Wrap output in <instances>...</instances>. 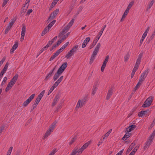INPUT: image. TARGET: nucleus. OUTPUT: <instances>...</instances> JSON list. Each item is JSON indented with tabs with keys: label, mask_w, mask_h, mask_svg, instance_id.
Listing matches in <instances>:
<instances>
[{
	"label": "nucleus",
	"mask_w": 155,
	"mask_h": 155,
	"mask_svg": "<svg viewBox=\"0 0 155 155\" xmlns=\"http://www.w3.org/2000/svg\"><path fill=\"white\" fill-rule=\"evenodd\" d=\"M113 91V89L112 88H111L109 89L106 96V99L108 100L110 98V97L112 94Z\"/></svg>",
	"instance_id": "obj_20"
},
{
	"label": "nucleus",
	"mask_w": 155,
	"mask_h": 155,
	"mask_svg": "<svg viewBox=\"0 0 155 155\" xmlns=\"http://www.w3.org/2000/svg\"><path fill=\"white\" fill-rule=\"evenodd\" d=\"M54 89L51 87L48 92V95H49L52 92Z\"/></svg>",
	"instance_id": "obj_60"
},
{
	"label": "nucleus",
	"mask_w": 155,
	"mask_h": 155,
	"mask_svg": "<svg viewBox=\"0 0 155 155\" xmlns=\"http://www.w3.org/2000/svg\"><path fill=\"white\" fill-rule=\"evenodd\" d=\"M78 47V45L75 46L73 48H72L70 51L71 52L73 53V54H74V53L76 51Z\"/></svg>",
	"instance_id": "obj_42"
},
{
	"label": "nucleus",
	"mask_w": 155,
	"mask_h": 155,
	"mask_svg": "<svg viewBox=\"0 0 155 155\" xmlns=\"http://www.w3.org/2000/svg\"><path fill=\"white\" fill-rule=\"evenodd\" d=\"M18 78V75L17 74H15L10 81L11 82H12L15 84Z\"/></svg>",
	"instance_id": "obj_31"
},
{
	"label": "nucleus",
	"mask_w": 155,
	"mask_h": 155,
	"mask_svg": "<svg viewBox=\"0 0 155 155\" xmlns=\"http://www.w3.org/2000/svg\"><path fill=\"white\" fill-rule=\"evenodd\" d=\"M68 28L66 27H64L62 31L60 33L58 37H60L61 35H63L67 32L69 30V29H67Z\"/></svg>",
	"instance_id": "obj_30"
},
{
	"label": "nucleus",
	"mask_w": 155,
	"mask_h": 155,
	"mask_svg": "<svg viewBox=\"0 0 155 155\" xmlns=\"http://www.w3.org/2000/svg\"><path fill=\"white\" fill-rule=\"evenodd\" d=\"M5 126L4 125H1L0 127V133L2 132V130L4 129Z\"/></svg>",
	"instance_id": "obj_57"
},
{
	"label": "nucleus",
	"mask_w": 155,
	"mask_h": 155,
	"mask_svg": "<svg viewBox=\"0 0 155 155\" xmlns=\"http://www.w3.org/2000/svg\"><path fill=\"white\" fill-rule=\"evenodd\" d=\"M21 26L22 29L21 33V41H22L24 39L25 33L26 31V28L25 25L24 24H22L21 25Z\"/></svg>",
	"instance_id": "obj_4"
},
{
	"label": "nucleus",
	"mask_w": 155,
	"mask_h": 155,
	"mask_svg": "<svg viewBox=\"0 0 155 155\" xmlns=\"http://www.w3.org/2000/svg\"><path fill=\"white\" fill-rule=\"evenodd\" d=\"M59 11V9H57L51 14L48 20V23L51 20L55 18L58 13Z\"/></svg>",
	"instance_id": "obj_2"
},
{
	"label": "nucleus",
	"mask_w": 155,
	"mask_h": 155,
	"mask_svg": "<svg viewBox=\"0 0 155 155\" xmlns=\"http://www.w3.org/2000/svg\"><path fill=\"white\" fill-rule=\"evenodd\" d=\"M63 78V76H61L58 80L52 86V87L54 89L55 88L57 87L59 83L62 81Z\"/></svg>",
	"instance_id": "obj_10"
},
{
	"label": "nucleus",
	"mask_w": 155,
	"mask_h": 155,
	"mask_svg": "<svg viewBox=\"0 0 155 155\" xmlns=\"http://www.w3.org/2000/svg\"><path fill=\"white\" fill-rule=\"evenodd\" d=\"M14 84L12 82H11V81L8 83L7 87L5 89V91L8 92L14 85Z\"/></svg>",
	"instance_id": "obj_23"
},
{
	"label": "nucleus",
	"mask_w": 155,
	"mask_h": 155,
	"mask_svg": "<svg viewBox=\"0 0 155 155\" xmlns=\"http://www.w3.org/2000/svg\"><path fill=\"white\" fill-rule=\"evenodd\" d=\"M35 94H32L28 98L26 101H25L23 103L22 105L24 107L27 106L28 104L31 101L34 99L35 96Z\"/></svg>",
	"instance_id": "obj_3"
},
{
	"label": "nucleus",
	"mask_w": 155,
	"mask_h": 155,
	"mask_svg": "<svg viewBox=\"0 0 155 155\" xmlns=\"http://www.w3.org/2000/svg\"><path fill=\"white\" fill-rule=\"evenodd\" d=\"M11 28H9V27L8 26L5 30V34L6 35L7 34Z\"/></svg>",
	"instance_id": "obj_49"
},
{
	"label": "nucleus",
	"mask_w": 155,
	"mask_h": 155,
	"mask_svg": "<svg viewBox=\"0 0 155 155\" xmlns=\"http://www.w3.org/2000/svg\"><path fill=\"white\" fill-rule=\"evenodd\" d=\"M15 19L14 18L12 19V21L11 22H9V24L8 25V26L9 27V28H11L14 24V23L15 22Z\"/></svg>",
	"instance_id": "obj_40"
},
{
	"label": "nucleus",
	"mask_w": 155,
	"mask_h": 155,
	"mask_svg": "<svg viewBox=\"0 0 155 155\" xmlns=\"http://www.w3.org/2000/svg\"><path fill=\"white\" fill-rule=\"evenodd\" d=\"M18 43L17 42H15V44L12 46V48L11 49V53L13 52L18 47Z\"/></svg>",
	"instance_id": "obj_26"
},
{
	"label": "nucleus",
	"mask_w": 155,
	"mask_h": 155,
	"mask_svg": "<svg viewBox=\"0 0 155 155\" xmlns=\"http://www.w3.org/2000/svg\"><path fill=\"white\" fill-rule=\"evenodd\" d=\"M134 2V1H131L129 4L127 8L126 9L129 11L130 9L131 8L132 6L133 5Z\"/></svg>",
	"instance_id": "obj_37"
},
{
	"label": "nucleus",
	"mask_w": 155,
	"mask_h": 155,
	"mask_svg": "<svg viewBox=\"0 0 155 155\" xmlns=\"http://www.w3.org/2000/svg\"><path fill=\"white\" fill-rule=\"evenodd\" d=\"M58 55L57 54L56 52L53 55H52L51 57L50 61H51L53 60L56 56H58Z\"/></svg>",
	"instance_id": "obj_44"
},
{
	"label": "nucleus",
	"mask_w": 155,
	"mask_h": 155,
	"mask_svg": "<svg viewBox=\"0 0 155 155\" xmlns=\"http://www.w3.org/2000/svg\"><path fill=\"white\" fill-rule=\"evenodd\" d=\"M101 44L99 43H98L97 45H96L95 48V49L92 55L95 56L97 54V53L98 52V51L99 50V48L101 47Z\"/></svg>",
	"instance_id": "obj_7"
},
{
	"label": "nucleus",
	"mask_w": 155,
	"mask_h": 155,
	"mask_svg": "<svg viewBox=\"0 0 155 155\" xmlns=\"http://www.w3.org/2000/svg\"><path fill=\"white\" fill-rule=\"evenodd\" d=\"M136 142L137 141L135 140L131 143V145L130 146L126 152V154H128L132 150L134 145L136 144Z\"/></svg>",
	"instance_id": "obj_13"
},
{
	"label": "nucleus",
	"mask_w": 155,
	"mask_h": 155,
	"mask_svg": "<svg viewBox=\"0 0 155 155\" xmlns=\"http://www.w3.org/2000/svg\"><path fill=\"white\" fill-rule=\"evenodd\" d=\"M67 65L68 63L66 62H64L61 65L58 70L62 73L67 68Z\"/></svg>",
	"instance_id": "obj_12"
},
{
	"label": "nucleus",
	"mask_w": 155,
	"mask_h": 155,
	"mask_svg": "<svg viewBox=\"0 0 155 155\" xmlns=\"http://www.w3.org/2000/svg\"><path fill=\"white\" fill-rule=\"evenodd\" d=\"M62 74V73L58 70L57 72L54 74L53 77V80L54 81L56 80Z\"/></svg>",
	"instance_id": "obj_19"
},
{
	"label": "nucleus",
	"mask_w": 155,
	"mask_h": 155,
	"mask_svg": "<svg viewBox=\"0 0 155 155\" xmlns=\"http://www.w3.org/2000/svg\"><path fill=\"white\" fill-rule=\"evenodd\" d=\"M109 58V56L108 55H107L105 58V59L104 60V61L103 62V64L101 66V70L102 72H103L104 71V70L106 66V64L107 62L108 61Z\"/></svg>",
	"instance_id": "obj_8"
},
{
	"label": "nucleus",
	"mask_w": 155,
	"mask_h": 155,
	"mask_svg": "<svg viewBox=\"0 0 155 155\" xmlns=\"http://www.w3.org/2000/svg\"><path fill=\"white\" fill-rule=\"evenodd\" d=\"M62 103L61 102L59 104L57 107L56 108L55 111L58 112L59 110L61 109L62 107Z\"/></svg>",
	"instance_id": "obj_39"
},
{
	"label": "nucleus",
	"mask_w": 155,
	"mask_h": 155,
	"mask_svg": "<svg viewBox=\"0 0 155 155\" xmlns=\"http://www.w3.org/2000/svg\"><path fill=\"white\" fill-rule=\"evenodd\" d=\"M147 111L146 110H142L138 114V116L139 117H142L144 115H147Z\"/></svg>",
	"instance_id": "obj_25"
},
{
	"label": "nucleus",
	"mask_w": 155,
	"mask_h": 155,
	"mask_svg": "<svg viewBox=\"0 0 155 155\" xmlns=\"http://www.w3.org/2000/svg\"><path fill=\"white\" fill-rule=\"evenodd\" d=\"M56 124L57 121H54L50 126L48 130L52 132L54 129Z\"/></svg>",
	"instance_id": "obj_17"
},
{
	"label": "nucleus",
	"mask_w": 155,
	"mask_h": 155,
	"mask_svg": "<svg viewBox=\"0 0 155 155\" xmlns=\"http://www.w3.org/2000/svg\"><path fill=\"white\" fill-rule=\"evenodd\" d=\"M51 132H52L51 131L48 130L44 135L42 138V139L43 140L45 139L46 138L48 137L51 134Z\"/></svg>",
	"instance_id": "obj_29"
},
{
	"label": "nucleus",
	"mask_w": 155,
	"mask_h": 155,
	"mask_svg": "<svg viewBox=\"0 0 155 155\" xmlns=\"http://www.w3.org/2000/svg\"><path fill=\"white\" fill-rule=\"evenodd\" d=\"M145 79V78H143V77H141L140 76L139 79V81L138 82L140 84H142V82L144 81Z\"/></svg>",
	"instance_id": "obj_54"
},
{
	"label": "nucleus",
	"mask_w": 155,
	"mask_h": 155,
	"mask_svg": "<svg viewBox=\"0 0 155 155\" xmlns=\"http://www.w3.org/2000/svg\"><path fill=\"white\" fill-rule=\"evenodd\" d=\"M5 60V57H4L2 60L0 61V67Z\"/></svg>",
	"instance_id": "obj_51"
},
{
	"label": "nucleus",
	"mask_w": 155,
	"mask_h": 155,
	"mask_svg": "<svg viewBox=\"0 0 155 155\" xmlns=\"http://www.w3.org/2000/svg\"><path fill=\"white\" fill-rule=\"evenodd\" d=\"M64 41V40H63V39L62 38L60 40H59L58 41H57V43L56 44L58 46V45Z\"/></svg>",
	"instance_id": "obj_56"
},
{
	"label": "nucleus",
	"mask_w": 155,
	"mask_h": 155,
	"mask_svg": "<svg viewBox=\"0 0 155 155\" xmlns=\"http://www.w3.org/2000/svg\"><path fill=\"white\" fill-rule=\"evenodd\" d=\"M9 64V63H8V62H7V63L5 64L4 68L2 71V72H3L5 73L6 71H7L8 69Z\"/></svg>",
	"instance_id": "obj_38"
},
{
	"label": "nucleus",
	"mask_w": 155,
	"mask_h": 155,
	"mask_svg": "<svg viewBox=\"0 0 155 155\" xmlns=\"http://www.w3.org/2000/svg\"><path fill=\"white\" fill-rule=\"evenodd\" d=\"M9 0H3V2L2 4V6L4 7L7 3Z\"/></svg>",
	"instance_id": "obj_52"
},
{
	"label": "nucleus",
	"mask_w": 155,
	"mask_h": 155,
	"mask_svg": "<svg viewBox=\"0 0 155 155\" xmlns=\"http://www.w3.org/2000/svg\"><path fill=\"white\" fill-rule=\"evenodd\" d=\"M155 35V34L153 32L152 35L149 38V41L152 40L153 38H154V36Z\"/></svg>",
	"instance_id": "obj_63"
},
{
	"label": "nucleus",
	"mask_w": 155,
	"mask_h": 155,
	"mask_svg": "<svg viewBox=\"0 0 155 155\" xmlns=\"http://www.w3.org/2000/svg\"><path fill=\"white\" fill-rule=\"evenodd\" d=\"M13 149L12 147H11L8 151L7 155H10Z\"/></svg>",
	"instance_id": "obj_45"
},
{
	"label": "nucleus",
	"mask_w": 155,
	"mask_h": 155,
	"mask_svg": "<svg viewBox=\"0 0 155 155\" xmlns=\"http://www.w3.org/2000/svg\"><path fill=\"white\" fill-rule=\"evenodd\" d=\"M56 152L57 150L56 149L54 150L48 155H54Z\"/></svg>",
	"instance_id": "obj_58"
},
{
	"label": "nucleus",
	"mask_w": 155,
	"mask_h": 155,
	"mask_svg": "<svg viewBox=\"0 0 155 155\" xmlns=\"http://www.w3.org/2000/svg\"><path fill=\"white\" fill-rule=\"evenodd\" d=\"M56 22V20H53L50 23L48 26H47L48 28L50 29L53 26Z\"/></svg>",
	"instance_id": "obj_41"
},
{
	"label": "nucleus",
	"mask_w": 155,
	"mask_h": 155,
	"mask_svg": "<svg viewBox=\"0 0 155 155\" xmlns=\"http://www.w3.org/2000/svg\"><path fill=\"white\" fill-rule=\"evenodd\" d=\"M56 66H55L51 70L49 74L47 75L46 76L45 78V81H46L47 80H48V79L52 75V74H53V73L54 71L55 70Z\"/></svg>",
	"instance_id": "obj_14"
},
{
	"label": "nucleus",
	"mask_w": 155,
	"mask_h": 155,
	"mask_svg": "<svg viewBox=\"0 0 155 155\" xmlns=\"http://www.w3.org/2000/svg\"><path fill=\"white\" fill-rule=\"evenodd\" d=\"M154 2V0H152L150 2H149L147 6L146 11H148L151 7Z\"/></svg>",
	"instance_id": "obj_28"
},
{
	"label": "nucleus",
	"mask_w": 155,
	"mask_h": 155,
	"mask_svg": "<svg viewBox=\"0 0 155 155\" xmlns=\"http://www.w3.org/2000/svg\"><path fill=\"white\" fill-rule=\"evenodd\" d=\"M63 78V76H61L58 80L52 86V87L54 89L55 88L57 87L59 83L62 81Z\"/></svg>",
	"instance_id": "obj_9"
},
{
	"label": "nucleus",
	"mask_w": 155,
	"mask_h": 155,
	"mask_svg": "<svg viewBox=\"0 0 155 155\" xmlns=\"http://www.w3.org/2000/svg\"><path fill=\"white\" fill-rule=\"evenodd\" d=\"M76 140V137H75L72 138L71 139L70 142L69 144L70 145H71V144H72Z\"/></svg>",
	"instance_id": "obj_55"
},
{
	"label": "nucleus",
	"mask_w": 155,
	"mask_h": 155,
	"mask_svg": "<svg viewBox=\"0 0 155 155\" xmlns=\"http://www.w3.org/2000/svg\"><path fill=\"white\" fill-rule=\"evenodd\" d=\"M69 42H66L64 45L62 47V49L64 50L65 48H66L67 46L68 45Z\"/></svg>",
	"instance_id": "obj_50"
},
{
	"label": "nucleus",
	"mask_w": 155,
	"mask_h": 155,
	"mask_svg": "<svg viewBox=\"0 0 155 155\" xmlns=\"http://www.w3.org/2000/svg\"><path fill=\"white\" fill-rule=\"evenodd\" d=\"M127 133H126L124 135L125 137H126V138H128L129 137H130V134L128 133L129 132H127Z\"/></svg>",
	"instance_id": "obj_61"
},
{
	"label": "nucleus",
	"mask_w": 155,
	"mask_h": 155,
	"mask_svg": "<svg viewBox=\"0 0 155 155\" xmlns=\"http://www.w3.org/2000/svg\"><path fill=\"white\" fill-rule=\"evenodd\" d=\"M153 139L150 137H149L147 139V141L145 143V146L144 147V150H145L147 148H148L151 144Z\"/></svg>",
	"instance_id": "obj_6"
},
{
	"label": "nucleus",
	"mask_w": 155,
	"mask_h": 155,
	"mask_svg": "<svg viewBox=\"0 0 155 155\" xmlns=\"http://www.w3.org/2000/svg\"><path fill=\"white\" fill-rule=\"evenodd\" d=\"M91 141H89L85 143L81 148L83 150L85 149L90 144Z\"/></svg>",
	"instance_id": "obj_32"
},
{
	"label": "nucleus",
	"mask_w": 155,
	"mask_h": 155,
	"mask_svg": "<svg viewBox=\"0 0 155 155\" xmlns=\"http://www.w3.org/2000/svg\"><path fill=\"white\" fill-rule=\"evenodd\" d=\"M130 54L129 51H128L126 54L125 55L124 57V61L125 62L127 61L130 58Z\"/></svg>",
	"instance_id": "obj_27"
},
{
	"label": "nucleus",
	"mask_w": 155,
	"mask_h": 155,
	"mask_svg": "<svg viewBox=\"0 0 155 155\" xmlns=\"http://www.w3.org/2000/svg\"><path fill=\"white\" fill-rule=\"evenodd\" d=\"M59 98L60 96L59 94H57L55 97V98L53 101L52 104V107H53L56 104L57 102L59 100Z\"/></svg>",
	"instance_id": "obj_11"
},
{
	"label": "nucleus",
	"mask_w": 155,
	"mask_h": 155,
	"mask_svg": "<svg viewBox=\"0 0 155 155\" xmlns=\"http://www.w3.org/2000/svg\"><path fill=\"white\" fill-rule=\"evenodd\" d=\"M112 131V130L111 129L109 130L104 135L105 137H107L110 134L111 132Z\"/></svg>",
	"instance_id": "obj_46"
},
{
	"label": "nucleus",
	"mask_w": 155,
	"mask_h": 155,
	"mask_svg": "<svg viewBox=\"0 0 155 155\" xmlns=\"http://www.w3.org/2000/svg\"><path fill=\"white\" fill-rule=\"evenodd\" d=\"M50 29L48 28L47 27H46L43 31L41 35L42 36H44L45 34H46L48 31Z\"/></svg>",
	"instance_id": "obj_36"
},
{
	"label": "nucleus",
	"mask_w": 155,
	"mask_h": 155,
	"mask_svg": "<svg viewBox=\"0 0 155 155\" xmlns=\"http://www.w3.org/2000/svg\"><path fill=\"white\" fill-rule=\"evenodd\" d=\"M98 39H94V40L92 44L90 45L89 47V49H92L93 47L94 46L96 45L98 41Z\"/></svg>",
	"instance_id": "obj_33"
},
{
	"label": "nucleus",
	"mask_w": 155,
	"mask_h": 155,
	"mask_svg": "<svg viewBox=\"0 0 155 155\" xmlns=\"http://www.w3.org/2000/svg\"><path fill=\"white\" fill-rule=\"evenodd\" d=\"M106 26L107 25H106L104 26L103 28L100 31V32L98 35V36L96 37L95 39H98V40L99 39L100 37L102 35L104 29L106 27Z\"/></svg>",
	"instance_id": "obj_18"
},
{
	"label": "nucleus",
	"mask_w": 155,
	"mask_h": 155,
	"mask_svg": "<svg viewBox=\"0 0 155 155\" xmlns=\"http://www.w3.org/2000/svg\"><path fill=\"white\" fill-rule=\"evenodd\" d=\"M149 69H147L143 73H142L140 77L145 79L149 73Z\"/></svg>",
	"instance_id": "obj_21"
},
{
	"label": "nucleus",
	"mask_w": 155,
	"mask_h": 155,
	"mask_svg": "<svg viewBox=\"0 0 155 155\" xmlns=\"http://www.w3.org/2000/svg\"><path fill=\"white\" fill-rule=\"evenodd\" d=\"M136 127L135 125H132L126 128L125 132H130L134 130Z\"/></svg>",
	"instance_id": "obj_16"
},
{
	"label": "nucleus",
	"mask_w": 155,
	"mask_h": 155,
	"mask_svg": "<svg viewBox=\"0 0 155 155\" xmlns=\"http://www.w3.org/2000/svg\"><path fill=\"white\" fill-rule=\"evenodd\" d=\"M98 84H98V81H96L95 82L94 84L93 87L98 88Z\"/></svg>",
	"instance_id": "obj_47"
},
{
	"label": "nucleus",
	"mask_w": 155,
	"mask_h": 155,
	"mask_svg": "<svg viewBox=\"0 0 155 155\" xmlns=\"http://www.w3.org/2000/svg\"><path fill=\"white\" fill-rule=\"evenodd\" d=\"M74 21V19H72L71 21L69 22L68 24V25L67 26H66L68 28L67 29H69L72 26L73 24Z\"/></svg>",
	"instance_id": "obj_34"
},
{
	"label": "nucleus",
	"mask_w": 155,
	"mask_h": 155,
	"mask_svg": "<svg viewBox=\"0 0 155 155\" xmlns=\"http://www.w3.org/2000/svg\"><path fill=\"white\" fill-rule=\"evenodd\" d=\"M74 54L73 53L71 52L70 51H69L68 53L66 54L65 58H66L67 59H70L71 57Z\"/></svg>",
	"instance_id": "obj_35"
},
{
	"label": "nucleus",
	"mask_w": 155,
	"mask_h": 155,
	"mask_svg": "<svg viewBox=\"0 0 155 155\" xmlns=\"http://www.w3.org/2000/svg\"><path fill=\"white\" fill-rule=\"evenodd\" d=\"M69 32L67 33L66 35H64L63 38H62L63 40H64L66 38L68 37V35L69 34Z\"/></svg>",
	"instance_id": "obj_62"
},
{
	"label": "nucleus",
	"mask_w": 155,
	"mask_h": 155,
	"mask_svg": "<svg viewBox=\"0 0 155 155\" xmlns=\"http://www.w3.org/2000/svg\"><path fill=\"white\" fill-rule=\"evenodd\" d=\"M124 149H122L116 155H121L124 151Z\"/></svg>",
	"instance_id": "obj_64"
},
{
	"label": "nucleus",
	"mask_w": 155,
	"mask_h": 155,
	"mask_svg": "<svg viewBox=\"0 0 155 155\" xmlns=\"http://www.w3.org/2000/svg\"><path fill=\"white\" fill-rule=\"evenodd\" d=\"M85 102L86 100L84 99L82 100H79L77 103L76 108H78L79 107H82L85 104Z\"/></svg>",
	"instance_id": "obj_5"
},
{
	"label": "nucleus",
	"mask_w": 155,
	"mask_h": 155,
	"mask_svg": "<svg viewBox=\"0 0 155 155\" xmlns=\"http://www.w3.org/2000/svg\"><path fill=\"white\" fill-rule=\"evenodd\" d=\"M25 8V6H24L22 8L21 10V13H24L25 12H26V8Z\"/></svg>",
	"instance_id": "obj_59"
},
{
	"label": "nucleus",
	"mask_w": 155,
	"mask_h": 155,
	"mask_svg": "<svg viewBox=\"0 0 155 155\" xmlns=\"http://www.w3.org/2000/svg\"><path fill=\"white\" fill-rule=\"evenodd\" d=\"M45 93V90H43L38 95V97L36 98L35 101L39 103L41 98L43 96Z\"/></svg>",
	"instance_id": "obj_15"
},
{
	"label": "nucleus",
	"mask_w": 155,
	"mask_h": 155,
	"mask_svg": "<svg viewBox=\"0 0 155 155\" xmlns=\"http://www.w3.org/2000/svg\"><path fill=\"white\" fill-rule=\"evenodd\" d=\"M47 48L45 46L44 47L42 48L39 51V54H40L41 53L46 49H47Z\"/></svg>",
	"instance_id": "obj_53"
},
{
	"label": "nucleus",
	"mask_w": 155,
	"mask_h": 155,
	"mask_svg": "<svg viewBox=\"0 0 155 155\" xmlns=\"http://www.w3.org/2000/svg\"><path fill=\"white\" fill-rule=\"evenodd\" d=\"M155 135V130H154L152 133L150 134V135L149 137L151 138V139H153L154 136Z\"/></svg>",
	"instance_id": "obj_48"
},
{
	"label": "nucleus",
	"mask_w": 155,
	"mask_h": 155,
	"mask_svg": "<svg viewBox=\"0 0 155 155\" xmlns=\"http://www.w3.org/2000/svg\"><path fill=\"white\" fill-rule=\"evenodd\" d=\"M143 54L140 53L137 59L136 64H137L139 65L141 61V58Z\"/></svg>",
	"instance_id": "obj_22"
},
{
	"label": "nucleus",
	"mask_w": 155,
	"mask_h": 155,
	"mask_svg": "<svg viewBox=\"0 0 155 155\" xmlns=\"http://www.w3.org/2000/svg\"><path fill=\"white\" fill-rule=\"evenodd\" d=\"M153 100V96L149 97L145 101L144 103L142 105V107H146L150 106L151 105Z\"/></svg>",
	"instance_id": "obj_1"
},
{
	"label": "nucleus",
	"mask_w": 155,
	"mask_h": 155,
	"mask_svg": "<svg viewBox=\"0 0 155 155\" xmlns=\"http://www.w3.org/2000/svg\"><path fill=\"white\" fill-rule=\"evenodd\" d=\"M97 89V88H93L92 89V95H94L95 94Z\"/></svg>",
	"instance_id": "obj_43"
},
{
	"label": "nucleus",
	"mask_w": 155,
	"mask_h": 155,
	"mask_svg": "<svg viewBox=\"0 0 155 155\" xmlns=\"http://www.w3.org/2000/svg\"><path fill=\"white\" fill-rule=\"evenodd\" d=\"M129 12V11L127 9L124 12V14H123V15L122 16L121 18L120 21H122L124 20V19L127 16V15L128 13Z\"/></svg>",
	"instance_id": "obj_24"
}]
</instances>
